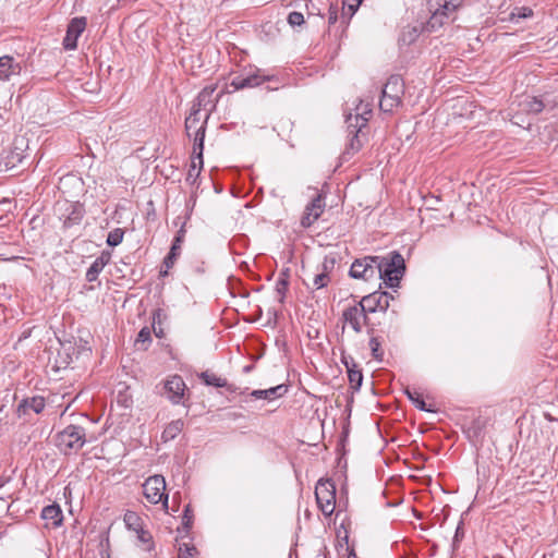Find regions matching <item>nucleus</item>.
Masks as SVG:
<instances>
[{
    "label": "nucleus",
    "mask_w": 558,
    "mask_h": 558,
    "mask_svg": "<svg viewBox=\"0 0 558 558\" xmlns=\"http://www.w3.org/2000/svg\"><path fill=\"white\" fill-rule=\"evenodd\" d=\"M377 272L378 269L375 264V256H365L352 263L349 275L354 279L368 281L376 279Z\"/></svg>",
    "instance_id": "obj_8"
},
{
    "label": "nucleus",
    "mask_w": 558,
    "mask_h": 558,
    "mask_svg": "<svg viewBox=\"0 0 558 558\" xmlns=\"http://www.w3.org/2000/svg\"><path fill=\"white\" fill-rule=\"evenodd\" d=\"M22 72V64L12 56L4 54L0 57V81L8 82L16 77Z\"/></svg>",
    "instance_id": "obj_14"
},
{
    "label": "nucleus",
    "mask_w": 558,
    "mask_h": 558,
    "mask_svg": "<svg viewBox=\"0 0 558 558\" xmlns=\"http://www.w3.org/2000/svg\"><path fill=\"white\" fill-rule=\"evenodd\" d=\"M123 521L130 531L136 532L143 527L142 518L134 511H126Z\"/></svg>",
    "instance_id": "obj_26"
},
{
    "label": "nucleus",
    "mask_w": 558,
    "mask_h": 558,
    "mask_svg": "<svg viewBox=\"0 0 558 558\" xmlns=\"http://www.w3.org/2000/svg\"><path fill=\"white\" fill-rule=\"evenodd\" d=\"M86 25L87 20L84 16L74 17L70 21L63 38V47L65 50H73L77 47V39L85 31Z\"/></svg>",
    "instance_id": "obj_12"
},
{
    "label": "nucleus",
    "mask_w": 558,
    "mask_h": 558,
    "mask_svg": "<svg viewBox=\"0 0 558 558\" xmlns=\"http://www.w3.org/2000/svg\"><path fill=\"white\" fill-rule=\"evenodd\" d=\"M111 255L109 252H101L100 256H98L90 267L86 271V280L88 282H94L97 280L99 274L102 271L105 266L110 262Z\"/></svg>",
    "instance_id": "obj_20"
},
{
    "label": "nucleus",
    "mask_w": 558,
    "mask_h": 558,
    "mask_svg": "<svg viewBox=\"0 0 558 558\" xmlns=\"http://www.w3.org/2000/svg\"><path fill=\"white\" fill-rule=\"evenodd\" d=\"M184 422L182 420H175L169 423L162 432V439L169 441L174 439L183 429Z\"/></svg>",
    "instance_id": "obj_24"
},
{
    "label": "nucleus",
    "mask_w": 558,
    "mask_h": 558,
    "mask_svg": "<svg viewBox=\"0 0 558 558\" xmlns=\"http://www.w3.org/2000/svg\"><path fill=\"white\" fill-rule=\"evenodd\" d=\"M357 112L354 117H349L348 119V132L349 136H351L349 148L352 149L354 153L359 151L362 147V143L359 138V132L366 126L368 122V116L371 114L372 110L367 108L366 106H359L356 108Z\"/></svg>",
    "instance_id": "obj_6"
},
{
    "label": "nucleus",
    "mask_w": 558,
    "mask_h": 558,
    "mask_svg": "<svg viewBox=\"0 0 558 558\" xmlns=\"http://www.w3.org/2000/svg\"><path fill=\"white\" fill-rule=\"evenodd\" d=\"M154 331H155V333H156V336H157V337H161V333H162V330H161V329H160V330H156V329L154 328Z\"/></svg>",
    "instance_id": "obj_47"
},
{
    "label": "nucleus",
    "mask_w": 558,
    "mask_h": 558,
    "mask_svg": "<svg viewBox=\"0 0 558 558\" xmlns=\"http://www.w3.org/2000/svg\"><path fill=\"white\" fill-rule=\"evenodd\" d=\"M392 299L393 296L388 292L376 291L363 296L359 301V305L364 308L367 315L375 312L385 313L390 305V300Z\"/></svg>",
    "instance_id": "obj_9"
},
{
    "label": "nucleus",
    "mask_w": 558,
    "mask_h": 558,
    "mask_svg": "<svg viewBox=\"0 0 558 558\" xmlns=\"http://www.w3.org/2000/svg\"><path fill=\"white\" fill-rule=\"evenodd\" d=\"M288 391V388L287 386L284 385H278L276 387H271V388H268V389H264V390H253L251 392V396L254 397L255 399H265V400H274L276 398H280L282 396H284Z\"/></svg>",
    "instance_id": "obj_23"
},
{
    "label": "nucleus",
    "mask_w": 558,
    "mask_h": 558,
    "mask_svg": "<svg viewBox=\"0 0 558 558\" xmlns=\"http://www.w3.org/2000/svg\"><path fill=\"white\" fill-rule=\"evenodd\" d=\"M197 553L195 546L183 544L179 548L178 558H194V555Z\"/></svg>",
    "instance_id": "obj_40"
},
{
    "label": "nucleus",
    "mask_w": 558,
    "mask_h": 558,
    "mask_svg": "<svg viewBox=\"0 0 558 558\" xmlns=\"http://www.w3.org/2000/svg\"><path fill=\"white\" fill-rule=\"evenodd\" d=\"M123 236H124V231L123 229L121 228H116L113 230H111L109 233H108V236H107V244L109 246H118L122 241H123Z\"/></svg>",
    "instance_id": "obj_34"
},
{
    "label": "nucleus",
    "mask_w": 558,
    "mask_h": 558,
    "mask_svg": "<svg viewBox=\"0 0 558 558\" xmlns=\"http://www.w3.org/2000/svg\"><path fill=\"white\" fill-rule=\"evenodd\" d=\"M197 153H198V150H196V153L193 151L192 161H191V166H190L189 173H187V180L193 177H195V178L198 177V174L203 168V165L202 166L198 165Z\"/></svg>",
    "instance_id": "obj_38"
},
{
    "label": "nucleus",
    "mask_w": 558,
    "mask_h": 558,
    "mask_svg": "<svg viewBox=\"0 0 558 558\" xmlns=\"http://www.w3.org/2000/svg\"><path fill=\"white\" fill-rule=\"evenodd\" d=\"M539 97L544 104V110H553L558 107V94L545 93Z\"/></svg>",
    "instance_id": "obj_35"
},
{
    "label": "nucleus",
    "mask_w": 558,
    "mask_h": 558,
    "mask_svg": "<svg viewBox=\"0 0 558 558\" xmlns=\"http://www.w3.org/2000/svg\"><path fill=\"white\" fill-rule=\"evenodd\" d=\"M287 22L290 26L295 27V26L303 25L305 23V20H304V15L301 12L293 11V12L289 13V15L287 17Z\"/></svg>",
    "instance_id": "obj_39"
},
{
    "label": "nucleus",
    "mask_w": 558,
    "mask_h": 558,
    "mask_svg": "<svg viewBox=\"0 0 558 558\" xmlns=\"http://www.w3.org/2000/svg\"><path fill=\"white\" fill-rule=\"evenodd\" d=\"M180 254H181V247L179 245H171L170 252L163 259V265H165L166 269L160 272L161 275L165 276L168 274V270L173 267V265H174L177 258L180 256Z\"/></svg>",
    "instance_id": "obj_28"
},
{
    "label": "nucleus",
    "mask_w": 558,
    "mask_h": 558,
    "mask_svg": "<svg viewBox=\"0 0 558 558\" xmlns=\"http://www.w3.org/2000/svg\"><path fill=\"white\" fill-rule=\"evenodd\" d=\"M457 8H454V4L452 2H446L444 0V4L437 9L432 16L429 17L427 22V27L429 31H436L442 24L446 20H448Z\"/></svg>",
    "instance_id": "obj_15"
},
{
    "label": "nucleus",
    "mask_w": 558,
    "mask_h": 558,
    "mask_svg": "<svg viewBox=\"0 0 558 558\" xmlns=\"http://www.w3.org/2000/svg\"><path fill=\"white\" fill-rule=\"evenodd\" d=\"M40 517L46 521L47 526L50 525L53 529L59 527L63 522V513L58 504L46 506L41 510Z\"/></svg>",
    "instance_id": "obj_19"
},
{
    "label": "nucleus",
    "mask_w": 558,
    "mask_h": 558,
    "mask_svg": "<svg viewBox=\"0 0 558 558\" xmlns=\"http://www.w3.org/2000/svg\"><path fill=\"white\" fill-rule=\"evenodd\" d=\"M518 106L519 111L524 113L538 114L544 110V104L539 96H525L519 101Z\"/></svg>",
    "instance_id": "obj_22"
},
{
    "label": "nucleus",
    "mask_w": 558,
    "mask_h": 558,
    "mask_svg": "<svg viewBox=\"0 0 558 558\" xmlns=\"http://www.w3.org/2000/svg\"><path fill=\"white\" fill-rule=\"evenodd\" d=\"M446 2H452L454 4V8H460L463 3V0H445Z\"/></svg>",
    "instance_id": "obj_46"
},
{
    "label": "nucleus",
    "mask_w": 558,
    "mask_h": 558,
    "mask_svg": "<svg viewBox=\"0 0 558 558\" xmlns=\"http://www.w3.org/2000/svg\"><path fill=\"white\" fill-rule=\"evenodd\" d=\"M199 378L207 385L214 387H227V379L216 376L214 373L208 371L201 373Z\"/></svg>",
    "instance_id": "obj_27"
},
{
    "label": "nucleus",
    "mask_w": 558,
    "mask_h": 558,
    "mask_svg": "<svg viewBox=\"0 0 558 558\" xmlns=\"http://www.w3.org/2000/svg\"><path fill=\"white\" fill-rule=\"evenodd\" d=\"M328 269L329 266L327 264V260H325L323 264V271L320 274H317L313 280V284L316 289H322L327 286L329 281Z\"/></svg>",
    "instance_id": "obj_31"
},
{
    "label": "nucleus",
    "mask_w": 558,
    "mask_h": 558,
    "mask_svg": "<svg viewBox=\"0 0 558 558\" xmlns=\"http://www.w3.org/2000/svg\"><path fill=\"white\" fill-rule=\"evenodd\" d=\"M342 319L349 324L355 333H361L363 326L369 325V318L359 302L352 306H348L342 313Z\"/></svg>",
    "instance_id": "obj_11"
},
{
    "label": "nucleus",
    "mask_w": 558,
    "mask_h": 558,
    "mask_svg": "<svg viewBox=\"0 0 558 558\" xmlns=\"http://www.w3.org/2000/svg\"><path fill=\"white\" fill-rule=\"evenodd\" d=\"M341 362L344 365L347 372H349L350 369H353L357 366L354 359L351 355H347L344 353H342V355H341Z\"/></svg>",
    "instance_id": "obj_43"
},
{
    "label": "nucleus",
    "mask_w": 558,
    "mask_h": 558,
    "mask_svg": "<svg viewBox=\"0 0 558 558\" xmlns=\"http://www.w3.org/2000/svg\"><path fill=\"white\" fill-rule=\"evenodd\" d=\"M209 114L207 113L205 118L202 120L199 109H195V106H193V109L189 117L185 119V131L189 137H193V149L194 153L198 150L197 158H198V165L202 166L204 163L203 160V150H204V140H205V133H206V122Z\"/></svg>",
    "instance_id": "obj_2"
},
{
    "label": "nucleus",
    "mask_w": 558,
    "mask_h": 558,
    "mask_svg": "<svg viewBox=\"0 0 558 558\" xmlns=\"http://www.w3.org/2000/svg\"><path fill=\"white\" fill-rule=\"evenodd\" d=\"M266 80H268V77L260 75L259 70H257L254 73L247 74L246 76L238 75L233 77L231 81V86L234 87V89L252 88L260 85Z\"/></svg>",
    "instance_id": "obj_17"
},
{
    "label": "nucleus",
    "mask_w": 558,
    "mask_h": 558,
    "mask_svg": "<svg viewBox=\"0 0 558 558\" xmlns=\"http://www.w3.org/2000/svg\"><path fill=\"white\" fill-rule=\"evenodd\" d=\"M185 383L181 376H171L165 384L168 398L173 404H179L184 396Z\"/></svg>",
    "instance_id": "obj_16"
},
{
    "label": "nucleus",
    "mask_w": 558,
    "mask_h": 558,
    "mask_svg": "<svg viewBox=\"0 0 558 558\" xmlns=\"http://www.w3.org/2000/svg\"><path fill=\"white\" fill-rule=\"evenodd\" d=\"M349 558H355V554L354 553L350 554Z\"/></svg>",
    "instance_id": "obj_50"
},
{
    "label": "nucleus",
    "mask_w": 558,
    "mask_h": 558,
    "mask_svg": "<svg viewBox=\"0 0 558 558\" xmlns=\"http://www.w3.org/2000/svg\"><path fill=\"white\" fill-rule=\"evenodd\" d=\"M135 343L143 350H147L148 345L151 343V332L148 327H144L140 330Z\"/></svg>",
    "instance_id": "obj_32"
},
{
    "label": "nucleus",
    "mask_w": 558,
    "mask_h": 558,
    "mask_svg": "<svg viewBox=\"0 0 558 558\" xmlns=\"http://www.w3.org/2000/svg\"><path fill=\"white\" fill-rule=\"evenodd\" d=\"M459 535H461V532H460V527L458 526L457 531H456V538L459 537Z\"/></svg>",
    "instance_id": "obj_48"
},
{
    "label": "nucleus",
    "mask_w": 558,
    "mask_h": 558,
    "mask_svg": "<svg viewBox=\"0 0 558 558\" xmlns=\"http://www.w3.org/2000/svg\"><path fill=\"white\" fill-rule=\"evenodd\" d=\"M58 210L60 213L59 218L63 221L64 228H71L78 225L85 215L84 206L77 202H64L62 204H58Z\"/></svg>",
    "instance_id": "obj_10"
},
{
    "label": "nucleus",
    "mask_w": 558,
    "mask_h": 558,
    "mask_svg": "<svg viewBox=\"0 0 558 558\" xmlns=\"http://www.w3.org/2000/svg\"><path fill=\"white\" fill-rule=\"evenodd\" d=\"M185 225H186V221H183L181 223V227L173 239L172 245H179L181 247L182 243L184 242L185 233H186Z\"/></svg>",
    "instance_id": "obj_42"
},
{
    "label": "nucleus",
    "mask_w": 558,
    "mask_h": 558,
    "mask_svg": "<svg viewBox=\"0 0 558 558\" xmlns=\"http://www.w3.org/2000/svg\"><path fill=\"white\" fill-rule=\"evenodd\" d=\"M45 399L39 396L31 399H24L17 405L16 413L19 417L27 415L31 411L39 414L45 409Z\"/></svg>",
    "instance_id": "obj_18"
},
{
    "label": "nucleus",
    "mask_w": 558,
    "mask_h": 558,
    "mask_svg": "<svg viewBox=\"0 0 558 558\" xmlns=\"http://www.w3.org/2000/svg\"><path fill=\"white\" fill-rule=\"evenodd\" d=\"M510 121L513 124L521 125V116L519 113H515L511 117Z\"/></svg>",
    "instance_id": "obj_45"
},
{
    "label": "nucleus",
    "mask_w": 558,
    "mask_h": 558,
    "mask_svg": "<svg viewBox=\"0 0 558 558\" xmlns=\"http://www.w3.org/2000/svg\"><path fill=\"white\" fill-rule=\"evenodd\" d=\"M166 482L163 476L154 475L148 477L143 484V494L150 504L162 502L168 506V495L165 493Z\"/></svg>",
    "instance_id": "obj_7"
},
{
    "label": "nucleus",
    "mask_w": 558,
    "mask_h": 558,
    "mask_svg": "<svg viewBox=\"0 0 558 558\" xmlns=\"http://www.w3.org/2000/svg\"><path fill=\"white\" fill-rule=\"evenodd\" d=\"M404 82L399 75H391L381 89L379 108L384 112H392L402 102Z\"/></svg>",
    "instance_id": "obj_4"
},
{
    "label": "nucleus",
    "mask_w": 558,
    "mask_h": 558,
    "mask_svg": "<svg viewBox=\"0 0 558 558\" xmlns=\"http://www.w3.org/2000/svg\"><path fill=\"white\" fill-rule=\"evenodd\" d=\"M374 330V328L372 327L371 329H368V333H372Z\"/></svg>",
    "instance_id": "obj_51"
},
{
    "label": "nucleus",
    "mask_w": 558,
    "mask_h": 558,
    "mask_svg": "<svg viewBox=\"0 0 558 558\" xmlns=\"http://www.w3.org/2000/svg\"><path fill=\"white\" fill-rule=\"evenodd\" d=\"M289 287V274L288 270L280 272L279 278L276 282V293L278 294V301L283 303L286 293Z\"/></svg>",
    "instance_id": "obj_25"
},
{
    "label": "nucleus",
    "mask_w": 558,
    "mask_h": 558,
    "mask_svg": "<svg viewBox=\"0 0 558 558\" xmlns=\"http://www.w3.org/2000/svg\"><path fill=\"white\" fill-rule=\"evenodd\" d=\"M85 442V428L78 425H69L56 436V445L64 454L77 452Z\"/></svg>",
    "instance_id": "obj_3"
},
{
    "label": "nucleus",
    "mask_w": 558,
    "mask_h": 558,
    "mask_svg": "<svg viewBox=\"0 0 558 558\" xmlns=\"http://www.w3.org/2000/svg\"><path fill=\"white\" fill-rule=\"evenodd\" d=\"M459 535H461V532H460V527L458 526L457 531H456V538L459 537Z\"/></svg>",
    "instance_id": "obj_49"
},
{
    "label": "nucleus",
    "mask_w": 558,
    "mask_h": 558,
    "mask_svg": "<svg viewBox=\"0 0 558 558\" xmlns=\"http://www.w3.org/2000/svg\"><path fill=\"white\" fill-rule=\"evenodd\" d=\"M348 373V378L350 386L353 390L357 391L363 383V373L362 369L356 366L353 369H350Z\"/></svg>",
    "instance_id": "obj_30"
},
{
    "label": "nucleus",
    "mask_w": 558,
    "mask_h": 558,
    "mask_svg": "<svg viewBox=\"0 0 558 558\" xmlns=\"http://www.w3.org/2000/svg\"><path fill=\"white\" fill-rule=\"evenodd\" d=\"M216 90L215 85L206 86L197 96L195 109L204 108L207 111H211L217 102V99H213V95Z\"/></svg>",
    "instance_id": "obj_21"
},
{
    "label": "nucleus",
    "mask_w": 558,
    "mask_h": 558,
    "mask_svg": "<svg viewBox=\"0 0 558 558\" xmlns=\"http://www.w3.org/2000/svg\"><path fill=\"white\" fill-rule=\"evenodd\" d=\"M338 21V8L332 3L329 5L328 10V24L333 25Z\"/></svg>",
    "instance_id": "obj_44"
},
{
    "label": "nucleus",
    "mask_w": 558,
    "mask_h": 558,
    "mask_svg": "<svg viewBox=\"0 0 558 558\" xmlns=\"http://www.w3.org/2000/svg\"><path fill=\"white\" fill-rule=\"evenodd\" d=\"M315 497L319 510L325 517L333 513L336 507V485L331 480L320 478L315 487Z\"/></svg>",
    "instance_id": "obj_5"
},
{
    "label": "nucleus",
    "mask_w": 558,
    "mask_h": 558,
    "mask_svg": "<svg viewBox=\"0 0 558 558\" xmlns=\"http://www.w3.org/2000/svg\"><path fill=\"white\" fill-rule=\"evenodd\" d=\"M182 523H183V526L185 530L191 529V526L193 524V513H192L190 505H187L184 508Z\"/></svg>",
    "instance_id": "obj_41"
},
{
    "label": "nucleus",
    "mask_w": 558,
    "mask_h": 558,
    "mask_svg": "<svg viewBox=\"0 0 558 558\" xmlns=\"http://www.w3.org/2000/svg\"><path fill=\"white\" fill-rule=\"evenodd\" d=\"M325 197L317 194L310 204L306 205L304 214L301 218V225L304 228L311 227L324 213Z\"/></svg>",
    "instance_id": "obj_13"
},
{
    "label": "nucleus",
    "mask_w": 558,
    "mask_h": 558,
    "mask_svg": "<svg viewBox=\"0 0 558 558\" xmlns=\"http://www.w3.org/2000/svg\"><path fill=\"white\" fill-rule=\"evenodd\" d=\"M380 345H381V343L377 337H371L369 348H371L373 357L377 361H381L383 355H384V352L381 351Z\"/></svg>",
    "instance_id": "obj_37"
},
{
    "label": "nucleus",
    "mask_w": 558,
    "mask_h": 558,
    "mask_svg": "<svg viewBox=\"0 0 558 558\" xmlns=\"http://www.w3.org/2000/svg\"><path fill=\"white\" fill-rule=\"evenodd\" d=\"M532 15V9L527 7H517L510 13V20L512 22H519L520 20L531 17Z\"/></svg>",
    "instance_id": "obj_33"
},
{
    "label": "nucleus",
    "mask_w": 558,
    "mask_h": 558,
    "mask_svg": "<svg viewBox=\"0 0 558 558\" xmlns=\"http://www.w3.org/2000/svg\"><path fill=\"white\" fill-rule=\"evenodd\" d=\"M135 533H136L137 539L141 543L146 545L145 550L149 551L154 548L153 536L148 531H145L142 527L141 530L136 531Z\"/></svg>",
    "instance_id": "obj_36"
},
{
    "label": "nucleus",
    "mask_w": 558,
    "mask_h": 558,
    "mask_svg": "<svg viewBox=\"0 0 558 558\" xmlns=\"http://www.w3.org/2000/svg\"><path fill=\"white\" fill-rule=\"evenodd\" d=\"M375 264L378 269L377 277L383 280L386 287L396 288L399 286L405 271L403 256L392 251L386 256H375Z\"/></svg>",
    "instance_id": "obj_1"
},
{
    "label": "nucleus",
    "mask_w": 558,
    "mask_h": 558,
    "mask_svg": "<svg viewBox=\"0 0 558 558\" xmlns=\"http://www.w3.org/2000/svg\"><path fill=\"white\" fill-rule=\"evenodd\" d=\"M408 398L412 401V403L421 411L432 412L429 408H427L425 401L423 400L421 393L416 390H411L409 387L404 390Z\"/></svg>",
    "instance_id": "obj_29"
}]
</instances>
